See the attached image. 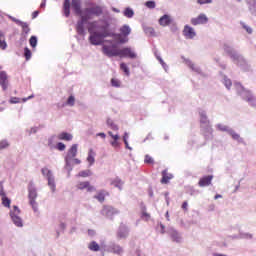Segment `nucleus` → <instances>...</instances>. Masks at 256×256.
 Segmentation results:
<instances>
[{
  "instance_id": "nucleus-4",
  "label": "nucleus",
  "mask_w": 256,
  "mask_h": 256,
  "mask_svg": "<svg viewBox=\"0 0 256 256\" xmlns=\"http://www.w3.org/2000/svg\"><path fill=\"white\" fill-rule=\"evenodd\" d=\"M21 215V210L17 206H13V208L10 210V217L12 219V222L16 227H23V219L19 216Z\"/></svg>"
},
{
  "instance_id": "nucleus-54",
  "label": "nucleus",
  "mask_w": 256,
  "mask_h": 256,
  "mask_svg": "<svg viewBox=\"0 0 256 256\" xmlns=\"http://www.w3.org/2000/svg\"><path fill=\"white\" fill-rule=\"evenodd\" d=\"M107 124L110 125V127H111V129H113V131H118L119 127H117V125L113 124V122H109V120H108Z\"/></svg>"
},
{
  "instance_id": "nucleus-27",
  "label": "nucleus",
  "mask_w": 256,
  "mask_h": 256,
  "mask_svg": "<svg viewBox=\"0 0 256 256\" xmlns=\"http://www.w3.org/2000/svg\"><path fill=\"white\" fill-rule=\"evenodd\" d=\"M225 51L226 53H228V55H230L232 59H239V55H237V53H235V51H233V49H231L230 47H226Z\"/></svg>"
},
{
  "instance_id": "nucleus-23",
  "label": "nucleus",
  "mask_w": 256,
  "mask_h": 256,
  "mask_svg": "<svg viewBox=\"0 0 256 256\" xmlns=\"http://www.w3.org/2000/svg\"><path fill=\"white\" fill-rule=\"evenodd\" d=\"M110 253H115L116 255H123V248L119 245H113L110 248Z\"/></svg>"
},
{
  "instance_id": "nucleus-47",
  "label": "nucleus",
  "mask_w": 256,
  "mask_h": 256,
  "mask_svg": "<svg viewBox=\"0 0 256 256\" xmlns=\"http://www.w3.org/2000/svg\"><path fill=\"white\" fill-rule=\"evenodd\" d=\"M246 101H248L249 104L255 106L256 105V99L253 96H250L246 99Z\"/></svg>"
},
{
  "instance_id": "nucleus-26",
  "label": "nucleus",
  "mask_w": 256,
  "mask_h": 256,
  "mask_svg": "<svg viewBox=\"0 0 256 256\" xmlns=\"http://www.w3.org/2000/svg\"><path fill=\"white\" fill-rule=\"evenodd\" d=\"M87 161L90 165H93V163H95V151H93V149L89 150Z\"/></svg>"
},
{
  "instance_id": "nucleus-15",
  "label": "nucleus",
  "mask_w": 256,
  "mask_h": 256,
  "mask_svg": "<svg viewBox=\"0 0 256 256\" xmlns=\"http://www.w3.org/2000/svg\"><path fill=\"white\" fill-rule=\"evenodd\" d=\"M213 181V175L203 176L200 178L198 185L199 187H209Z\"/></svg>"
},
{
  "instance_id": "nucleus-10",
  "label": "nucleus",
  "mask_w": 256,
  "mask_h": 256,
  "mask_svg": "<svg viewBox=\"0 0 256 256\" xmlns=\"http://www.w3.org/2000/svg\"><path fill=\"white\" fill-rule=\"evenodd\" d=\"M71 7L76 15H79V17H82V15H85V10H81V0H72Z\"/></svg>"
},
{
  "instance_id": "nucleus-30",
  "label": "nucleus",
  "mask_w": 256,
  "mask_h": 256,
  "mask_svg": "<svg viewBox=\"0 0 256 256\" xmlns=\"http://www.w3.org/2000/svg\"><path fill=\"white\" fill-rule=\"evenodd\" d=\"M123 14H124V17H127L128 19H131V17H133V15H135V12L131 8H126L124 10Z\"/></svg>"
},
{
  "instance_id": "nucleus-43",
  "label": "nucleus",
  "mask_w": 256,
  "mask_h": 256,
  "mask_svg": "<svg viewBox=\"0 0 256 256\" xmlns=\"http://www.w3.org/2000/svg\"><path fill=\"white\" fill-rule=\"evenodd\" d=\"M146 7H148V9H155V1L153 0L147 1Z\"/></svg>"
},
{
  "instance_id": "nucleus-59",
  "label": "nucleus",
  "mask_w": 256,
  "mask_h": 256,
  "mask_svg": "<svg viewBox=\"0 0 256 256\" xmlns=\"http://www.w3.org/2000/svg\"><path fill=\"white\" fill-rule=\"evenodd\" d=\"M10 103H19V98H11Z\"/></svg>"
},
{
  "instance_id": "nucleus-35",
  "label": "nucleus",
  "mask_w": 256,
  "mask_h": 256,
  "mask_svg": "<svg viewBox=\"0 0 256 256\" xmlns=\"http://www.w3.org/2000/svg\"><path fill=\"white\" fill-rule=\"evenodd\" d=\"M30 45L35 49L37 47V37L31 36L29 40Z\"/></svg>"
},
{
  "instance_id": "nucleus-11",
  "label": "nucleus",
  "mask_w": 256,
  "mask_h": 256,
  "mask_svg": "<svg viewBox=\"0 0 256 256\" xmlns=\"http://www.w3.org/2000/svg\"><path fill=\"white\" fill-rule=\"evenodd\" d=\"M183 35L186 39H195L197 36V32L195 29L189 25H185L183 29Z\"/></svg>"
},
{
  "instance_id": "nucleus-48",
  "label": "nucleus",
  "mask_w": 256,
  "mask_h": 256,
  "mask_svg": "<svg viewBox=\"0 0 256 256\" xmlns=\"http://www.w3.org/2000/svg\"><path fill=\"white\" fill-rule=\"evenodd\" d=\"M142 219H144V221H149V219H151V214H149L147 212H143Z\"/></svg>"
},
{
  "instance_id": "nucleus-13",
  "label": "nucleus",
  "mask_w": 256,
  "mask_h": 256,
  "mask_svg": "<svg viewBox=\"0 0 256 256\" xmlns=\"http://www.w3.org/2000/svg\"><path fill=\"white\" fill-rule=\"evenodd\" d=\"M75 157H77V144H73L71 148L68 150V153L65 158L66 164L69 165L71 159Z\"/></svg>"
},
{
  "instance_id": "nucleus-50",
  "label": "nucleus",
  "mask_w": 256,
  "mask_h": 256,
  "mask_svg": "<svg viewBox=\"0 0 256 256\" xmlns=\"http://www.w3.org/2000/svg\"><path fill=\"white\" fill-rule=\"evenodd\" d=\"M110 144L114 149L119 148V140H113L110 142Z\"/></svg>"
},
{
  "instance_id": "nucleus-57",
  "label": "nucleus",
  "mask_w": 256,
  "mask_h": 256,
  "mask_svg": "<svg viewBox=\"0 0 256 256\" xmlns=\"http://www.w3.org/2000/svg\"><path fill=\"white\" fill-rule=\"evenodd\" d=\"M188 205H189V204L187 203V201L183 202V204H182V209H183L184 211H187Z\"/></svg>"
},
{
  "instance_id": "nucleus-46",
  "label": "nucleus",
  "mask_w": 256,
  "mask_h": 256,
  "mask_svg": "<svg viewBox=\"0 0 256 256\" xmlns=\"http://www.w3.org/2000/svg\"><path fill=\"white\" fill-rule=\"evenodd\" d=\"M230 135H231L232 139H234L235 141H239V139H241V136H239V134H237L233 131L230 132Z\"/></svg>"
},
{
  "instance_id": "nucleus-55",
  "label": "nucleus",
  "mask_w": 256,
  "mask_h": 256,
  "mask_svg": "<svg viewBox=\"0 0 256 256\" xmlns=\"http://www.w3.org/2000/svg\"><path fill=\"white\" fill-rule=\"evenodd\" d=\"M224 85H225V87H227V89H229L231 87V85H233V84H232L231 80L225 79Z\"/></svg>"
},
{
  "instance_id": "nucleus-40",
  "label": "nucleus",
  "mask_w": 256,
  "mask_h": 256,
  "mask_svg": "<svg viewBox=\"0 0 256 256\" xmlns=\"http://www.w3.org/2000/svg\"><path fill=\"white\" fill-rule=\"evenodd\" d=\"M42 175H44L45 177H51V170L47 169V168H42Z\"/></svg>"
},
{
  "instance_id": "nucleus-20",
  "label": "nucleus",
  "mask_w": 256,
  "mask_h": 256,
  "mask_svg": "<svg viewBox=\"0 0 256 256\" xmlns=\"http://www.w3.org/2000/svg\"><path fill=\"white\" fill-rule=\"evenodd\" d=\"M1 197H2V205L3 207H7V209L11 208V199H9V197H7V195L2 192L0 193Z\"/></svg>"
},
{
  "instance_id": "nucleus-64",
  "label": "nucleus",
  "mask_w": 256,
  "mask_h": 256,
  "mask_svg": "<svg viewBox=\"0 0 256 256\" xmlns=\"http://www.w3.org/2000/svg\"><path fill=\"white\" fill-rule=\"evenodd\" d=\"M98 135H99V137H102V139H105V137H107V136L105 135V133H103V132L99 133Z\"/></svg>"
},
{
  "instance_id": "nucleus-1",
  "label": "nucleus",
  "mask_w": 256,
  "mask_h": 256,
  "mask_svg": "<svg viewBox=\"0 0 256 256\" xmlns=\"http://www.w3.org/2000/svg\"><path fill=\"white\" fill-rule=\"evenodd\" d=\"M106 43L102 46V53L106 55V57H119L120 49L117 48V45L113 44V41H106Z\"/></svg>"
},
{
  "instance_id": "nucleus-31",
  "label": "nucleus",
  "mask_w": 256,
  "mask_h": 256,
  "mask_svg": "<svg viewBox=\"0 0 256 256\" xmlns=\"http://www.w3.org/2000/svg\"><path fill=\"white\" fill-rule=\"evenodd\" d=\"M103 212L107 215H109L110 213H119V211H117L115 208L111 207V206H106L103 209Z\"/></svg>"
},
{
  "instance_id": "nucleus-29",
  "label": "nucleus",
  "mask_w": 256,
  "mask_h": 256,
  "mask_svg": "<svg viewBox=\"0 0 256 256\" xmlns=\"http://www.w3.org/2000/svg\"><path fill=\"white\" fill-rule=\"evenodd\" d=\"M111 185L117 187L118 189H123V181H121L119 178H116L114 181H112Z\"/></svg>"
},
{
  "instance_id": "nucleus-37",
  "label": "nucleus",
  "mask_w": 256,
  "mask_h": 256,
  "mask_svg": "<svg viewBox=\"0 0 256 256\" xmlns=\"http://www.w3.org/2000/svg\"><path fill=\"white\" fill-rule=\"evenodd\" d=\"M144 163H147L148 165H153L155 161L150 155H146L144 159Z\"/></svg>"
},
{
  "instance_id": "nucleus-14",
  "label": "nucleus",
  "mask_w": 256,
  "mask_h": 256,
  "mask_svg": "<svg viewBox=\"0 0 256 256\" xmlns=\"http://www.w3.org/2000/svg\"><path fill=\"white\" fill-rule=\"evenodd\" d=\"M0 85L3 91H7V87H9V77L5 71L0 72Z\"/></svg>"
},
{
  "instance_id": "nucleus-42",
  "label": "nucleus",
  "mask_w": 256,
  "mask_h": 256,
  "mask_svg": "<svg viewBox=\"0 0 256 256\" xmlns=\"http://www.w3.org/2000/svg\"><path fill=\"white\" fill-rule=\"evenodd\" d=\"M111 85H112V87H120L121 83L119 82V80H117L115 78H112L111 79Z\"/></svg>"
},
{
  "instance_id": "nucleus-32",
  "label": "nucleus",
  "mask_w": 256,
  "mask_h": 256,
  "mask_svg": "<svg viewBox=\"0 0 256 256\" xmlns=\"http://www.w3.org/2000/svg\"><path fill=\"white\" fill-rule=\"evenodd\" d=\"M48 185L51 188L52 191H55V179L53 178V174L49 176L48 178Z\"/></svg>"
},
{
  "instance_id": "nucleus-16",
  "label": "nucleus",
  "mask_w": 256,
  "mask_h": 256,
  "mask_svg": "<svg viewBox=\"0 0 256 256\" xmlns=\"http://www.w3.org/2000/svg\"><path fill=\"white\" fill-rule=\"evenodd\" d=\"M97 29H101V31H107V28L105 26H98L97 21L90 22L88 24V33H95Z\"/></svg>"
},
{
  "instance_id": "nucleus-41",
  "label": "nucleus",
  "mask_w": 256,
  "mask_h": 256,
  "mask_svg": "<svg viewBox=\"0 0 256 256\" xmlns=\"http://www.w3.org/2000/svg\"><path fill=\"white\" fill-rule=\"evenodd\" d=\"M89 175H91V171H89V170L81 171L78 174L79 177H89Z\"/></svg>"
},
{
  "instance_id": "nucleus-18",
  "label": "nucleus",
  "mask_w": 256,
  "mask_h": 256,
  "mask_svg": "<svg viewBox=\"0 0 256 256\" xmlns=\"http://www.w3.org/2000/svg\"><path fill=\"white\" fill-rule=\"evenodd\" d=\"M28 197L30 201H35L37 199V189L33 187V183H30L28 186Z\"/></svg>"
},
{
  "instance_id": "nucleus-22",
  "label": "nucleus",
  "mask_w": 256,
  "mask_h": 256,
  "mask_svg": "<svg viewBox=\"0 0 256 256\" xmlns=\"http://www.w3.org/2000/svg\"><path fill=\"white\" fill-rule=\"evenodd\" d=\"M63 9L65 17H69L71 15V2L69 0H65Z\"/></svg>"
},
{
  "instance_id": "nucleus-12",
  "label": "nucleus",
  "mask_w": 256,
  "mask_h": 256,
  "mask_svg": "<svg viewBox=\"0 0 256 256\" xmlns=\"http://www.w3.org/2000/svg\"><path fill=\"white\" fill-rule=\"evenodd\" d=\"M158 23L161 27H169V25H172L173 23V17H171L169 14H165L160 17Z\"/></svg>"
},
{
  "instance_id": "nucleus-19",
  "label": "nucleus",
  "mask_w": 256,
  "mask_h": 256,
  "mask_svg": "<svg viewBox=\"0 0 256 256\" xmlns=\"http://www.w3.org/2000/svg\"><path fill=\"white\" fill-rule=\"evenodd\" d=\"M109 192L106 190H100L97 195L94 196V199H97L99 203H103L105 201V197H108Z\"/></svg>"
},
{
  "instance_id": "nucleus-2",
  "label": "nucleus",
  "mask_w": 256,
  "mask_h": 256,
  "mask_svg": "<svg viewBox=\"0 0 256 256\" xmlns=\"http://www.w3.org/2000/svg\"><path fill=\"white\" fill-rule=\"evenodd\" d=\"M105 37H109V32L104 29V31L101 32L90 33L89 41L91 45H101Z\"/></svg>"
},
{
  "instance_id": "nucleus-45",
  "label": "nucleus",
  "mask_w": 256,
  "mask_h": 256,
  "mask_svg": "<svg viewBox=\"0 0 256 256\" xmlns=\"http://www.w3.org/2000/svg\"><path fill=\"white\" fill-rule=\"evenodd\" d=\"M30 205L33 209V211H35L37 213V211H39L38 207H37V202L35 200L30 201Z\"/></svg>"
},
{
  "instance_id": "nucleus-17",
  "label": "nucleus",
  "mask_w": 256,
  "mask_h": 256,
  "mask_svg": "<svg viewBox=\"0 0 256 256\" xmlns=\"http://www.w3.org/2000/svg\"><path fill=\"white\" fill-rule=\"evenodd\" d=\"M171 179H173V174L169 173L167 170H163L160 183H162V185H167Z\"/></svg>"
},
{
  "instance_id": "nucleus-24",
  "label": "nucleus",
  "mask_w": 256,
  "mask_h": 256,
  "mask_svg": "<svg viewBox=\"0 0 256 256\" xmlns=\"http://www.w3.org/2000/svg\"><path fill=\"white\" fill-rule=\"evenodd\" d=\"M0 49L5 51L7 49V41H5V34L0 30Z\"/></svg>"
},
{
  "instance_id": "nucleus-36",
  "label": "nucleus",
  "mask_w": 256,
  "mask_h": 256,
  "mask_svg": "<svg viewBox=\"0 0 256 256\" xmlns=\"http://www.w3.org/2000/svg\"><path fill=\"white\" fill-rule=\"evenodd\" d=\"M24 57L26 61H29V59H31V50L27 47L24 49Z\"/></svg>"
},
{
  "instance_id": "nucleus-52",
  "label": "nucleus",
  "mask_w": 256,
  "mask_h": 256,
  "mask_svg": "<svg viewBox=\"0 0 256 256\" xmlns=\"http://www.w3.org/2000/svg\"><path fill=\"white\" fill-rule=\"evenodd\" d=\"M108 135H109L110 137H112L113 141H114V140H119V134H118V133L113 134V132H108Z\"/></svg>"
},
{
  "instance_id": "nucleus-28",
  "label": "nucleus",
  "mask_w": 256,
  "mask_h": 256,
  "mask_svg": "<svg viewBox=\"0 0 256 256\" xmlns=\"http://www.w3.org/2000/svg\"><path fill=\"white\" fill-rule=\"evenodd\" d=\"M18 25L20 26V27H22V30H23V33H29V31H31V29L29 28V24L28 23H26V22H18Z\"/></svg>"
},
{
  "instance_id": "nucleus-62",
  "label": "nucleus",
  "mask_w": 256,
  "mask_h": 256,
  "mask_svg": "<svg viewBox=\"0 0 256 256\" xmlns=\"http://www.w3.org/2000/svg\"><path fill=\"white\" fill-rule=\"evenodd\" d=\"M118 237L120 239H123L124 237H127V235L126 234H122V233H118Z\"/></svg>"
},
{
  "instance_id": "nucleus-6",
  "label": "nucleus",
  "mask_w": 256,
  "mask_h": 256,
  "mask_svg": "<svg viewBox=\"0 0 256 256\" xmlns=\"http://www.w3.org/2000/svg\"><path fill=\"white\" fill-rule=\"evenodd\" d=\"M76 188L79 189L80 191L86 190L87 193H93V191H97L95 186L91 185V182L89 181L78 182Z\"/></svg>"
},
{
  "instance_id": "nucleus-53",
  "label": "nucleus",
  "mask_w": 256,
  "mask_h": 256,
  "mask_svg": "<svg viewBox=\"0 0 256 256\" xmlns=\"http://www.w3.org/2000/svg\"><path fill=\"white\" fill-rule=\"evenodd\" d=\"M199 5H207L208 3H212V0H197Z\"/></svg>"
},
{
  "instance_id": "nucleus-44",
  "label": "nucleus",
  "mask_w": 256,
  "mask_h": 256,
  "mask_svg": "<svg viewBox=\"0 0 256 256\" xmlns=\"http://www.w3.org/2000/svg\"><path fill=\"white\" fill-rule=\"evenodd\" d=\"M56 148L58 149V151H65L66 146L63 142H59L56 146Z\"/></svg>"
},
{
  "instance_id": "nucleus-33",
  "label": "nucleus",
  "mask_w": 256,
  "mask_h": 256,
  "mask_svg": "<svg viewBox=\"0 0 256 256\" xmlns=\"http://www.w3.org/2000/svg\"><path fill=\"white\" fill-rule=\"evenodd\" d=\"M171 239L172 241H176V243H179V241H181V237L179 236V233H177L176 231L171 232Z\"/></svg>"
},
{
  "instance_id": "nucleus-5",
  "label": "nucleus",
  "mask_w": 256,
  "mask_h": 256,
  "mask_svg": "<svg viewBox=\"0 0 256 256\" xmlns=\"http://www.w3.org/2000/svg\"><path fill=\"white\" fill-rule=\"evenodd\" d=\"M93 15H95V17H100V15H103V8L101 6L95 5L84 9L83 16L89 17V19H93Z\"/></svg>"
},
{
  "instance_id": "nucleus-51",
  "label": "nucleus",
  "mask_w": 256,
  "mask_h": 256,
  "mask_svg": "<svg viewBox=\"0 0 256 256\" xmlns=\"http://www.w3.org/2000/svg\"><path fill=\"white\" fill-rule=\"evenodd\" d=\"M217 129H219V131H228V127L222 124H218L217 125Z\"/></svg>"
},
{
  "instance_id": "nucleus-60",
  "label": "nucleus",
  "mask_w": 256,
  "mask_h": 256,
  "mask_svg": "<svg viewBox=\"0 0 256 256\" xmlns=\"http://www.w3.org/2000/svg\"><path fill=\"white\" fill-rule=\"evenodd\" d=\"M33 95L29 96L28 98H23L22 101L25 103L26 101H29V99H33Z\"/></svg>"
},
{
  "instance_id": "nucleus-21",
  "label": "nucleus",
  "mask_w": 256,
  "mask_h": 256,
  "mask_svg": "<svg viewBox=\"0 0 256 256\" xmlns=\"http://www.w3.org/2000/svg\"><path fill=\"white\" fill-rule=\"evenodd\" d=\"M58 139L60 141H71L73 139V135L67 132H62L58 135Z\"/></svg>"
},
{
  "instance_id": "nucleus-34",
  "label": "nucleus",
  "mask_w": 256,
  "mask_h": 256,
  "mask_svg": "<svg viewBox=\"0 0 256 256\" xmlns=\"http://www.w3.org/2000/svg\"><path fill=\"white\" fill-rule=\"evenodd\" d=\"M120 69L125 73V75H127V76L130 75L129 67H127V64L121 63L120 64Z\"/></svg>"
},
{
  "instance_id": "nucleus-7",
  "label": "nucleus",
  "mask_w": 256,
  "mask_h": 256,
  "mask_svg": "<svg viewBox=\"0 0 256 256\" xmlns=\"http://www.w3.org/2000/svg\"><path fill=\"white\" fill-rule=\"evenodd\" d=\"M118 57H127L128 59H137V53L129 47L120 49Z\"/></svg>"
},
{
  "instance_id": "nucleus-3",
  "label": "nucleus",
  "mask_w": 256,
  "mask_h": 256,
  "mask_svg": "<svg viewBox=\"0 0 256 256\" xmlns=\"http://www.w3.org/2000/svg\"><path fill=\"white\" fill-rule=\"evenodd\" d=\"M129 35H131V27L129 25H123L120 28V34H115V39L119 41V43H127L129 41Z\"/></svg>"
},
{
  "instance_id": "nucleus-63",
  "label": "nucleus",
  "mask_w": 256,
  "mask_h": 256,
  "mask_svg": "<svg viewBox=\"0 0 256 256\" xmlns=\"http://www.w3.org/2000/svg\"><path fill=\"white\" fill-rule=\"evenodd\" d=\"M188 65L190 68H192L193 70H195V64L191 63V62H188Z\"/></svg>"
},
{
  "instance_id": "nucleus-49",
  "label": "nucleus",
  "mask_w": 256,
  "mask_h": 256,
  "mask_svg": "<svg viewBox=\"0 0 256 256\" xmlns=\"http://www.w3.org/2000/svg\"><path fill=\"white\" fill-rule=\"evenodd\" d=\"M9 147V143L5 140L0 142V149H7Z\"/></svg>"
},
{
  "instance_id": "nucleus-56",
  "label": "nucleus",
  "mask_w": 256,
  "mask_h": 256,
  "mask_svg": "<svg viewBox=\"0 0 256 256\" xmlns=\"http://www.w3.org/2000/svg\"><path fill=\"white\" fill-rule=\"evenodd\" d=\"M243 28L247 31V33H249V34L253 33V30L251 29V27L243 24Z\"/></svg>"
},
{
  "instance_id": "nucleus-25",
  "label": "nucleus",
  "mask_w": 256,
  "mask_h": 256,
  "mask_svg": "<svg viewBox=\"0 0 256 256\" xmlns=\"http://www.w3.org/2000/svg\"><path fill=\"white\" fill-rule=\"evenodd\" d=\"M88 249L90 251L97 252V251H100L101 246H99V244L96 241H92V242L89 243Z\"/></svg>"
},
{
  "instance_id": "nucleus-39",
  "label": "nucleus",
  "mask_w": 256,
  "mask_h": 256,
  "mask_svg": "<svg viewBox=\"0 0 256 256\" xmlns=\"http://www.w3.org/2000/svg\"><path fill=\"white\" fill-rule=\"evenodd\" d=\"M200 123H204L205 125L209 123V120L207 119L206 114H203V113L200 114Z\"/></svg>"
},
{
  "instance_id": "nucleus-58",
  "label": "nucleus",
  "mask_w": 256,
  "mask_h": 256,
  "mask_svg": "<svg viewBox=\"0 0 256 256\" xmlns=\"http://www.w3.org/2000/svg\"><path fill=\"white\" fill-rule=\"evenodd\" d=\"M38 16H39V11H34L32 13V19H36V17H38Z\"/></svg>"
},
{
  "instance_id": "nucleus-38",
  "label": "nucleus",
  "mask_w": 256,
  "mask_h": 256,
  "mask_svg": "<svg viewBox=\"0 0 256 256\" xmlns=\"http://www.w3.org/2000/svg\"><path fill=\"white\" fill-rule=\"evenodd\" d=\"M67 105L73 107L75 105V96H69L66 102Z\"/></svg>"
},
{
  "instance_id": "nucleus-61",
  "label": "nucleus",
  "mask_w": 256,
  "mask_h": 256,
  "mask_svg": "<svg viewBox=\"0 0 256 256\" xmlns=\"http://www.w3.org/2000/svg\"><path fill=\"white\" fill-rule=\"evenodd\" d=\"M124 143L126 145V149H130L131 151V147H129V142H127V139H124Z\"/></svg>"
},
{
  "instance_id": "nucleus-8",
  "label": "nucleus",
  "mask_w": 256,
  "mask_h": 256,
  "mask_svg": "<svg viewBox=\"0 0 256 256\" xmlns=\"http://www.w3.org/2000/svg\"><path fill=\"white\" fill-rule=\"evenodd\" d=\"M81 20L77 22L76 31L78 35H85V23L89 21V16H80Z\"/></svg>"
},
{
  "instance_id": "nucleus-9",
  "label": "nucleus",
  "mask_w": 256,
  "mask_h": 256,
  "mask_svg": "<svg viewBox=\"0 0 256 256\" xmlns=\"http://www.w3.org/2000/svg\"><path fill=\"white\" fill-rule=\"evenodd\" d=\"M209 22V18L205 14H199L196 18L190 20L191 25H205Z\"/></svg>"
}]
</instances>
